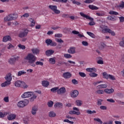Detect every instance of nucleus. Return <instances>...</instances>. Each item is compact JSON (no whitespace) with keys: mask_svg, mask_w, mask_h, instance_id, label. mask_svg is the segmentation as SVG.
<instances>
[{"mask_svg":"<svg viewBox=\"0 0 124 124\" xmlns=\"http://www.w3.org/2000/svg\"><path fill=\"white\" fill-rule=\"evenodd\" d=\"M36 59V57L31 53H29L27 56L24 58V60L28 61L29 64L33 67L35 66L34 62H35Z\"/></svg>","mask_w":124,"mask_h":124,"instance_id":"obj_1","label":"nucleus"},{"mask_svg":"<svg viewBox=\"0 0 124 124\" xmlns=\"http://www.w3.org/2000/svg\"><path fill=\"white\" fill-rule=\"evenodd\" d=\"M18 18V15L16 13H13L8 15L4 18V22H10L14 21Z\"/></svg>","mask_w":124,"mask_h":124,"instance_id":"obj_2","label":"nucleus"},{"mask_svg":"<svg viewBox=\"0 0 124 124\" xmlns=\"http://www.w3.org/2000/svg\"><path fill=\"white\" fill-rule=\"evenodd\" d=\"M15 85L16 87H17L18 88H24V89H26L28 87L25 82H23L20 80L16 81Z\"/></svg>","mask_w":124,"mask_h":124,"instance_id":"obj_3","label":"nucleus"},{"mask_svg":"<svg viewBox=\"0 0 124 124\" xmlns=\"http://www.w3.org/2000/svg\"><path fill=\"white\" fill-rule=\"evenodd\" d=\"M48 8L52 10L53 12L55 13V14H60L61 13V11L58 10V7L56 5H49Z\"/></svg>","mask_w":124,"mask_h":124,"instance_id":"obj_4","label":"nucleus"},{"mask_svg":"<svg viewBox=\"0 0 124 124\" xmlns=\"http://www.w3.org/2000/svg\"><path fill=\"white\" fill-rule=\"evenodd\" d=\"M18 59H19V57L11 58L8 60V62L10 64L14 65L16 61H18Z\"/></svg>","mask_w":124,"mask_h":124,"instance_id":"obj_5","label":"nucleus"},{"mask_svg":"<svg viewBox=\"0 0 124 124\" xmlns=\"http://www.w3.org/2000/svg\"><path fill=\"white\" fill-rule=\"evenodd\" d=\"M102 32H103V33H106V32H108V33H110V34L113 36H115V35H116V33H115V32L109 29L105 28V29L102 30Z\"/></svg>","mask_w":124,"mask_h":124,"instance_id":"obj_6","label":"nucleus"},{"mask_svg":"<svg viewBox=\"0 0 124 124\" xmlns=\"http://www.w3.org/2000/svg\"><path fill=\"white\" fill-rule=\"evenodd\" d=\"M33 94V93L31 92H26L22 95L21 97H22V98H27L28 97H31Z\"/></svg>","mask_w":124,"mask_h":124,"instance_id":"obj_7","label":"nucleus"},{"mask_svg":"<svg viewBox=\"0 0 124 124\" xmlns=\"http://www.w3.org/2000/svg\"><path fill=\"white\" fill-rule=\"evenodd\" d=\"M28 30H25L24 32H20L18 34V37L20 38H23L28 35Z\"/></svg>","mask_w":124,"mask_h":124,"instance_id":"obj_8","label":"nucleus"},{"mask_svg":"<svg viewBox=\"0 0 124 124\" xmlns=\"http://www.w3.org/2000/svg\"><path fill=\"white\" fill-rule=\"evenodd\" d=\"M80 16H82V17H83L84 18H86V19H88V20H90V21H93V17H91V16L85 15L83 13L80 12L79 13Z\"/></svg>","mask_w":124,"mask_h":124,"instance_id":"obj_9","label":"nucleus"},{"mask_svg":"<svg viewBox=\"0 0 124 124\" xmlns=\"http://www.w3.org/2000/svg\"><path fill=\"white\" fill-rule=\"evenodd\" d=\"M66 92V90L65 89V88L64 87H62L60 89H58L57 91V93L58 94H63L65 92Z\"/></svg>","mask_w":124,"mask_h":124,"instance_id":"obj_10","label":"nucleus"},{"mask_svg":"<svg viewBox=\"0 0 124 124\" xmlns=\"http://www.w3.org/2000/svg\"><path fill=\"white\" fill-rule=\"evenodd\" d=\"M76 47H74V46H71L69 48V49H68V53H69V54H75V53H76Z\"/></svg>","mask_w":124,"mask_h":124,"instance_id":"obj_11","label":"nucleus"},{"mask_svg":"<svg viewBox=\"0 0 124 124\" xmlns=\"http://www.w3.org/2000/svg\"><path fill=\"white\" fill-rule=\"evenodd\" d=\"M37 111H38V108H37V107L33 106L32 108V110H31L32 115H33V116H35V115H36V112H37Z\"/></svg>","mask_w":124,"mask_h":124,"instance_id":"obj_12","label":"nucleus"},{"mask_svg":"<svg viewBox=\"0 0 124 124\" xmlns=\"http://www.w3.org/2000/svg\"><path fill=\"white\" fill-rule=\"evenodd\" d=\"M71 76L72 75L69 72L64 73L62 75V77H63V78H65V79H68L69 78H70Z\"/></svg>","mask_w":124,"mask_h":124,"instance_id":"obj_13","label":"nucleus"},{"mask_svg":"<svg viewBox=\"0 0 124 124\" xmlns=\"http://www.w3.org/2000/svg\"><path fill=\"white\" fill-rule=\"evenodd\" d=\"M78 94H79V92L77 90H74L71 93V97H77Z\"/></svg>","mask_w":124,"mask_h":124,"instance_id":"obj_14","label":"nucleus"},{"mask_svg":"<svg viewBox=\"0 0 124 124\" xmlns=\"http://www.w3.org/2000/svg\"><path fill=\"white\" fill-rule=\"evenodd\" d=\"M11 76V73H8L5 77V80H6V81H9L10 82H11V80H12V77Z\"/></svg>","mask_w":124,"mask_h":124,"instance_id":"obj_15","label":"nucleus"},{"mask_svg":"<svg viewBox=\"0 0 124 124\" xmlns=\"http://www.w3.org/2000/svg\"><path fill=\"white\" fill-rule=\"evenodd\" d=\"M11 40V37L9 35L5 36L3 38V42H7V41H10Z\"/></svg>","mask_w":124,"mask_h":124,"instance_id":"obj_16","label":"nucleus"},{"mask_svg":"<svg viewBox=\"0 0 124 124\" xmlns=\"http://www.w3.org/2000/svg\"><path fill=\"white\" fill-rule=\"evenodd\" d=\"M7 119L9 121H12V120H15L16 119V115L10 114L7 117Z\"/></svg>","mask_w":124,"mask_h":124,"instance_id":"obj_17","label":"nucleus"},{"mask_svg":"<svg viewBox=\"0 0 124 124\" xmlns=\"http://www.w3.org/2000/svg\"><path fill=\"white\" fill-rule=\"evenodd\" d=\"M11 84V81L7 80L5 81L4 83L1 84V87H7V86H9Z\"/></svg>","mask_w":124,"mask_h":124,"instance_id":"obj_18","label":"nucleus"},{"mask_svg":"<svg viewBox=\"0 0 124 124\" xmlns=\"http://www.w3.org/2000/svg\"><path fill=\"white\" fill-rule=\"evenodd\" d=\"M114 89H106L104 90V92L106 93H114Z\"/></svg>","mask_w":124,"mask_h":124,"instance_id":"obj_19","label":"nucleus"},{"mask_svg":"<svg viewBox=\"0 0 124 124\" xmlns=\"http://www.w3.org/2000/svg\"><path fill=\"white\" fill-rule=\"evenodd\" d=\"M69 114H70V115H77L78 116L81 114V112L79 111L76 112L74 110H70Z\"/></svg>","mask_w":124,"mask_h":124,"instance_id":"obj_20","label":"nucleus"},{"mask_svg":"<svg viewBox=\"0 0 124 124\" xmlns=\"http://www.w3.org/2000/svg\"><path fill=\"white\" fill-rule=\"evenodd\" d=\"M18 107L19 108H23V107H25V104H24V101H20L17 103Z\"/></svg>","mask_w":124,"mask_h":124,"instance_id":"obj_21","label":"nucleus"},{"mask_svg":"<svg viewBox=\"0 0 124 124\" xmlns=\"http://www.w3.org/2000/svg\"><path fill=\"white\" fill-rule=\"evenodd\" d=\"M54 50L50 49L48 50H46V56H51V55H53V53H54Z\"/></svg>","mask_w":124,"mask_h":124,"instance_id":"obj_22","label":"nucleus"},{"mask_svg":"<svg viewBox=\"0 0 124 124\" xmlns=\"http://www.w3.org/2000/svg\"><path fill=\"white\" fill-rule=\"evenodd\" d=\"M31 50L34 55H37V54H39V49L37 48H32Z\"/></svg>","mask_w":124,"mask_h":124,"instance_id":"obj_23","label":"nucleus"},{"mask_svg":"<svg viewBox=\"0 0 124 124\" xmlns=\"http://www.w3.org/2000/svg\"><path fill=\"white\" fill-rule=\"evenodd\" d=\"M55 108H62V103H57L54 105Z\"/></svg>","mask_w":124,"mask_h":124,"instance_id":"obj_24","label":"nucleus"},{"mask_svg":"<svg viewBox=\"0 0 124 124\" xmlns=\"http://www.w3.org/2000/svg\"><path fill=\"white\" fill-rule=\"evenodd\" d=\"M86 71L88 72H91L93 73V71H94V72H96V69L95 68H88L86 69Z\"/></svg>","mask_w":124,"mask_h":124,"instance_id":"obj_25","label":"nucleus"},{"mask_svg":"<svg viewBox=\"0 0 124 124\" xmlns=\"http://www.w3.org/2000/svg\"><path fill=\"white\" fill-rule=\"evenodd\" d=\"M29 20L31 21V27L33 28V27H34V26H35V21L33 19H32V18H30L29 19Z\"/></svg>","mask_w":124,"mask_h":124,"instance_id":"obj_26","label":"nucleus"},{"mask_svg":"<svg viewBox=\"0 0 124 124\" xmlns=\"http://www.w3.org/2000/svg\"><path fill=\"white\" fill-rule=\"evenodd\" d=\"M49 84L48 81L44 80L42 81V86H43V87H47L49 86Z\"/></svg>","mask_w":124,"mask_h":124,"instance_id":"obj_27","label":"nucleus"},{"mask_svg":"<svg viewBox=\"0 0 124 124\" xmlns=\"http://www.w3.org/2000/svg\"><path fill=\"white\" fill-rule=\"evenodd\" d=\"M88 7H89L90 9H92V10H97L98 9V7L93 5H89Z\"/></svg>","mask_w":124,"mask_h":124,"instance_id":"obj_28","label":"nucleus"},{"mask_svg":"<svg viewBox=\"0 0 124 124\" xmlns=\"http://www.w3.org/2000/svg\"><path fill=\"white\" fill-rule=\"evenodd\" d=\"M48 116L50 118H54L56 117V113L54 111H51L49 112Z\"/></svg>","mask_w":124,"mask_h":124,"instance_id":"obj_29","label":"nucleus"},{"mask_svg":"<svg viewBox=\"0 0 124 124\" xmlns=\"http://www.w3.org/2000/svg\"><path fill=\"white\" fill-rule=\"evenodd\" d=\"M107 84H101V85H99L98 86H97V88L98 89H106V88L107 87Z\"/></svg>","mask_w":124,"mask_h":124,"instance_id":"obj_30","label":"nucleus"},{"mask_svg":"<svg viewBox=\"0 0 124 124\" xmlns=\"http://www.w3.org/2000/svg\"><path fill=\"white\" fill-rule=\"evenodd\" d=\"M108 13L110 15H115L116 16L119 15V13L114 11H110Z\"/></svg>","mask_w":124,"mask_h":124,"instance_id":"obj_31","label":"nucleus"},{"mask_svg":"<svg viewBox=\"0 0 124 124\" xmlns=\"http://www.w3.org/2000/svg\"><path fill=\"white\" fill-rule=\"evenodd\" d=\"M87 34L92 37V38H95V35L91 32H87Z\"/></svg>","mask_w":124,"mask_h":124,"instance_id":"obj_32","label":"nucleus"},{"mask_svg":"<svg viewBox=\"0 0 124 124\" xmlns=\"http://www.w3.org/2000/svg\"><path fill=\"white\" fill-rule=\"evenodd\" d=\"M49 62L50 63H51L52 64H55V63H56V60H55V59L54 58H50L49 59Z\"/></svg>","mask_w":124,"mask_h":124,"instance_id":"obj_33","label":"nucleus"},{"mask_svg":"<svg viewBox=\"0 0 124 124\" xmlns=\"http://www.w3.org/2000/svg\"><path fill=\"white\" fill-rule=\"evenodd\" d=\"M59 90V87H54L50 89L51 92L52 93H57L58 92V90Z\"/></svg>","mask_w":124,"mask_h":124,"instance_id":"obj_34","label":"nucleus"},{"mask_svg":"<svg viewBox=\"0 0 124 124\" xmlns=\"http://www.w3.org/2000/svg\"><path fill=\"white\" fill-rule=\"evenodd\" d=\"M104 91L102 90H98L96 91V93H97L98 94H103L104 93Z\"/></svg>","mask_w":124,"mask_h":124,"instance_id":"obj_35","label":"nucleus"},{"mask_svg":"<svg viewBox=\"0 0 124 124\" xmlns=\"http://www.w3.org/2000/svg\"><path fill=\"white\" fill-rule=\"evenodd\" d=\"M46 43L47 44V46L51 45L52 43V40L50 39H47L46 40Z\"/></svg>","mask_w":124,"mask_h":124,"instance_id":"obj_36","label":"nucleus"},{"mask_svg":"<svg viewBox=\"0 0 124 124\" xmlns=\"http://www.w3.org/2000/svg\"><path fill=\"white\" fill-rule=\"evenodd\" d=\"M103 76L105 79L109 78V75H108L106 72H104L103 73Z\"/></svg>","mask_w":124,"mask_h":124,"instance_id":"obj_37","label":"nucleus"},{"mask_svg":"<svg viewBox=\"0 0 124 124\" xmlns=\"http://www.w3.org/2000/svg\"><path fill=\"white\" fill-rule=\"evenodd\" d=\"M7 115V112H0V118H4V116Z\"/></svg>","mask_w":124,"mask_h":124,"instance_id":"obj_38","label":"nucleus"},{"mask_svg":"<svg viewBox=\"0 0 124 124\" xmlns=\"http://www.w3.org/2000/svg\"><path fill=\"white\" fill-rule=\"evenodd\" d=\"M26 72L24 71H20L18 72L17 76H21V75H24V74H26Z\"/></svg>","mask_w":124,"mask_h":124,"instance_id":"obj_39","label":"nucleus"},{"mask_svg":"<svg viewBox=\"0 0 124 124\" xmlns=\"http://www.w3.org/2000/svg\"><path fill=\"white\" fill-rule=\"evenodd\" d=\"M97 105H98L99 106L100 105H102V103L101 102H102V101H103V100L102 99H98L97 100Z\"/></svg>","mask_w":124,"mask_h":124,"instance_id":"obj_40","label":"nucleus"},{"mask_svg":"<svg viewBox=\"0 0 124 124\" xmlns=\"http://www.w3.org/2000/svg\"><path fill=\"white\" fill-rule=\"evenodd\" d=\"M108 20L109 21H116V19L112 16H109L107 17Z\"/></svg>","mask_w":124,"mask_h":124,"instance_id":"obj_41","label":"nucleus"},{"mask_svg":"<svg viewBox=\"0 0 124 124\" xmlns=\"http://www.w3.org/2000/svg\"><path fill=\"white\" fill-rule=\"evenodd\" d=\"M64 58H66V59H70L72 58V56L69 54H64Z\"/></svg>","mask_w":124,"mask_h":124,"instance_id":"obj_42","label":"nucleus"},{"mask_svg":"<svg viewBox=\"0 0 124 124\" xmlns=\"http://www.w3.org/2000/svg\"><path fill=\"white\" fill-rule=\"evenodd\" d=\"M76 102L77 106H81L82 105V101L81 100H77Z\"/></svg>","mask_w":124,"mask_h":124,"instance_id":"obj_43","label":"nucleus"},{"mask_svg":"<svg viewBox=\"0 0 124 124\" xmlns=\"http://www.w3.org/2000/svg\"><path fill=\"white\" fill-rule=\"evenodd\" d=\"M90 77H97V74L95 73H91L89 74Z\"/></svg>","mask_w":124,"mask_h":124,"instance_id":"obj_44","label":"nucleus"},{"mask_svg":"<svg viewBox=\"0 0 124 124\" xmlns=\"http://www.w3.org/2000/svg\"><path fill=\"white\" fill-rule=\"evenodd\" d=\"M37 97V96L33 94V96L30 98V101L32 102V101H34V99H35Z\"/></svg>","mask_w":124,"mask_h":124,"instance_id":"obj_45","label":"nucleus"},{"mask_svg":"<svg viewBox=\"0 0 124 124\" xmlns=\"http://www.w3.org/2000/svg\"><path fill=\"white\" fill-rule=\"evenodd\" d=\"M119 45L121 47H124V38H122V41L119 43Z\"/></svg>","mask_w":124,"mask_h":124,"instance_id":"obj_46","label":"nucleus"},{"mask_svg":"<svg viewBox=\"0 0 124 124\" xmlns=\"http://www.w3.org/2000/svg\"><path fill=\"white\" fill-rule=\"evenodd\" d=\"M87 113H88V114H90V115H92V114H95V113H96V111H95V110H87Z\"/></svg>","mask_w":124,"mask_h":124,"instance_id":"obj_47","label":"nucleus"},{"mask_svg":"<svg viewBox=\"0 0 124 124\" xmlns=\"http://www.w3.org/2000/svg\"><path fill=\"white\" fill-rule=\"evenodd\" d=\"M53 104H54V102H53V101H49L47 103V105L48 107H52L53 106Z\"/></svg>","mask_w":124,"mask_h":124,"instance_id":"obj_48","label":"nucleus"},{"mask_svg":"<svg viewBox=\"0 0 124 124\" xmlns=\"http://www.w3.org/2000/svg\"><path fill=\"white\" fill-rule=\"evenodd\" d=\"M94 121H95L96 122H98V123H100V124H103V122H102V121H101V120H100V119L99 118H94Z\"/></svg>","mask_w":124,"mask_h":124,"instance_id":"obj_49","label":"nucleus"},{"mask_svg":"<svg viewBox=\"0 0 124 124\" xmlns=\"http://www.w3.org/2000/svg\"><path fill=\"white\" fill-rule=\"evenodd\" d=\"M108 78L109 79H110V80H116V78H115V77H114L113 75H108Z\"/></svg>","mask_w":124,"mask_h":124,"instance_id":"obj_50","label":"nucleus"},{"mask_svg":"<svg viewBox=\"0 0 124 124\" xmlns=\"http://www.w3.org/2000/svg\"><path fill=\"white\" fill-rule=\"evenodd\" d=\"M11 48H14V46L12 45L11 43H9L7 46V49H10Z\"/></svg>","mask_w":124,"mask_h":124,"instance_id":"obj_51","label":"nucleus"},{"mask_svg":"<svg viewBox=\"0 0 124 124\" xmlns=\"http://www.w3.org/2000/svg\"><path fill=\"white\" fill-rule=\"evenodd\" d=\"M94 0H85L84 1L85 3H92V2H93Z\"/></svg>","mask_w":124,"mask_h":124,"instance_id":"obj_52","label":"nucleus"},{"mask_svg":"<svg viewBox=\"0 0 124 124\" xmlns=\"http://www.w3.org/2000/svg\"><path fill=\"white\" fill-rule=\"evenodd\" d=\"M72 3L74 4H77V5H81V3L80 2H78L76 0H73Z\"/></svg>","mask_w":124,"mask_h":124,"instance_id":"obj_53","label":"nucleus"},{"mask_svg":"<svg viewBox=\"0 0 124 124\" xmlns=\"http://www.w3.org/2000/svg\"><path fill=\"white\" fill-rule=\"evenodd\" d=\"M18 47L20 48V49H22V50H25L26 49V46L24 45H22L21 44L18 45Z\"/></svg>","mask_w":124,"mask_h":124,"instance_id":"obj_54","label":"nucleus"},{"mask_svg":"<svg viewBox=\"0 0 124 124\" xmlns=\"http://www.w3.org/2000/svg\"><path fill=\"white\" fill-rule=\"evenodd\" d=\"M82 44L83 45V46H89V43L87 41H82Z\"/></svg>","mask_w":124,"mask_h":124,"instance_id":"obj_55","label":"nucleus"},{"mask_svg":"<svg viewBox=\"0 0 124 124\" xmlns=\"http://www.w3.org/2000/svg\"><path fill=\"white\" fill-rule=\"evenodd\" d=\"M35 64L36 65H41L42 66L43 65V62L38 61L35 62Z\"/></svg>","mask_w":124,"mask_h":124,"instance_id":"obj_56","label":"nucleus"},{"mask_svg":"<svg viewBox=\"0 0 124 124\" xmlns=\"http://www.w3.org/2000/svg\"><path fill=\"white\" fill-rule=\"evenodd\" d=\"M78 74L81 77H86V74L83 72H79Z\"/></svg>","mask_w":124,"mask_h":124,"instance_id":"obj_57","label":"nucleus"},{"mask_svg":"<svg viewBox=\"0 0 124 124\" xmlns=\"http://www.w3.org/2000/svg\"><path fill=\"white\" fill-rule=\"evenodd\" d=\"M23 103L24 104V106H27V105H28V104H29V103H30V101H29L28 100H25L23 101Z\"/></svg>","mask_w":124,"mask_h":124,"instance_id":"obj_58","label":"nucleus"},{"mask_svg":"<svg viewBox=\"0 0 124 124\" xmlns=\"http://www.w3.org/2000/svg\"><path fill=\"white\" fill-rule=\"evenodd\" d=\"M72 82L74 83V85H77V84H78V81L76 79H72Z\"/></svg>","mask_w":124,"mask_h":124,"instance_id":"obj_59","label":"nucleus"},{"mask_svg":"<svg viewBox=\"0 0 124 124\" xmlns=\"http://www.w3.org/2000/svg\"><path fill=\"white\" fill-rule=\"evenodd\" d=\"M3 100L5 102H9V98L8 97H5L3 98Z\"/></svg>","mask_w":124,"mask_h":124,"instance_id":"obj_60","label":"nucleus"},{"mask_svg":"<svg viewBox=\"0 0 124 124\" xmlns=\"http://www.w3.org/2000/svg\"><path fill=\"white\" fill-rule=\"evenodd\" d=\"M119 7H121V8H124V2L122 1V3L119 4Z\"/></svg>","mask_w":124,"mask_h":124,"instance_id":"obj_61","label":"nucleus"},{"mask_svg":"<svg viewBox=\"0 0 124 124\" xmlns=\"http://www.w3.org/2000/svg\"><path fill=\"white\" fill-rule=\"evenodd\" d=\"M119 20L120 21V23H124V16H121L119 17Z\"/></svg>","mask_w":124,"mask_h":124,"instance_id":"obj_62","label":"nucleus"},{"mask_svg":"<svg viewBox=\"0 0 124 124\" xmlns=\"http://www.w3.org/2000/svg\"><path fill=\"white\" fill-rule=\"evenodd\" d=\"M63 18H69V15L68 14H63L62 16Z\"/></svg>","mask_w":124,"mask_h":124,"instance_id":"obj_63","label":"nucleus"},{"mask_svg":"<svg viewBox=\"0 0 124 124\" xmlns=\"http://www.w3.org/2000/svg\"><path fill=\"white\" fill-rule=\"evenodd\" d=\"M55 37H62V34H55Z\"/></svg>","mask_w":124,"mask_h":124,"instance_id":"obj_64","label":"nucleus"}]
</instances>
